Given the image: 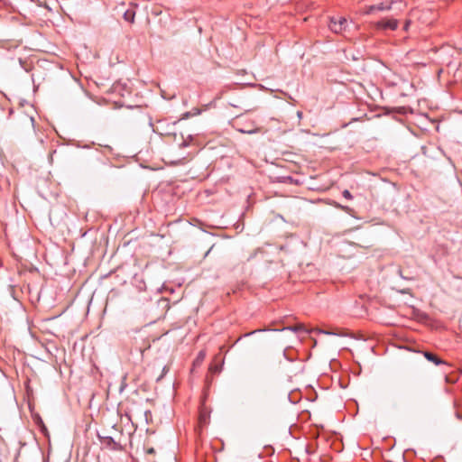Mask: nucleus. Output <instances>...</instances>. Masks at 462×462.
I'll list each match as a JSON object with an SVG mask.
<instances>
[{"instance_id":"obj_15","label":"nucleus","mask_w":462,"mask_h":462,"mask_svg":"<svg viewBox=\"0 0 462 462\" xmlns=\"http://www.w3.org/2000/svg\"><path fill=\"white\" fill-rule=\"evenodd\" d=\"M210 369H211L213 372H215V373H216V372H219V371H220V368H219V367H217V366H211V368H210Z\"/></svg>"},{"instance_id":"obj_12","label":"nucleus","mask_w":462,"mask_h":462,"mask_svg":"<svg viewBox=\"0 0 462 462\" xmlns=\"http://www.w3.org/2000/svg\"><path fill=\"white\" fill-rule=\"evenodd\" d=\"M337 208H341L345 212L349 213L352 209L347 206L337 205Z\"/></svg>"},{"instance_id":"obj_17","label":"nucleus","mask_w":462,"mask_h":462,"mask_svg":"<svg viewBox=\"0 0 462 462\" xmlns=\"http://www.w3.org/2000/svg\"><path fill=\"white\" fill-rule=\"evenodd\" d=\"M188 155H189V153H187L186 155H183V156L181 157V160H185V159H186V157H187Z\"/></svg>"},{"instance_id":"obj_10","label":"nucleus","mask_w":462,"mask_h":462,"mask_svg":"<svg viewBox=\"0 0 462 462\" xmlns=\"http://www.w3.org/2000/svg\"><path fill=\"white\" fill-rule=\"evenodd\" d=\"M375 10H376V5H369V6L365 8L364 14H372Z\"/></svg>"},{"instance_id":"obj_13","label":"nucleus","mask_w":462,"mask_h":462,"mask_svg":"<svg viewBox=\"0 0 462 462\" xmlns=\"http://www.w3.org/2000/svg\"><path fill=\"white\" fill-rule=\"evenodd\" d=\"M410 24H411V22H410V21H406V22H405V24H404V26H403V29H404L405 31H407V30L409 29V27H410Z\"/></svg>"},{"instance_id":"obj_16","label":"nucleus","mask_w":462,"mask_h":462,"mask_svg":"<svg viewBox=\"0 0 462 462\" xmlns=\"http://www.w3.org/2000/svg\"><path fill=\"white\" fill-rule=\"evenodd\" d=\"M205 356V354L203 352H200L199 355V358H204Z\"/></svg>"},{"instance_id":"obj_1","label":"nucleus","mask_w":462,"mask_h":462,"mask_svg":"<svg viewBox=\"0 0 462 462\" xmlns=\"http://www.w3.org/2000/svg\"><path fill=\"white\" fill-rule=\"evenodd\" d=\"M399 26V21L393 18L382 19L374 23V28L381 31H395Z\"/></svg>"},{"instance_id":"obj_19","label":"nucleus","mask_w":462,"mask_h":462,"mask_svg":"<svg viewBox=\"0 0 462 462\" xmlns=\"http://www.w3.org/2000/svg\"><path fill=\"white\" fill-rule=\"evenodd\" d=\"M298 116L300 117L301 116V112H298Z\"/></svg>"},{"instance_id":"obj_8","label":"nucleus","mask_w":462,"mask_h":462,"mask_svg":"<svg viewBox=\"0 0 462 462\" xmlns=\"http://www.w3.org/2000/svg\"><path fill=\"white\" fill-rule=\"evenodd\" d=\"M393 1L390 4L381 3L376 5L377 11H388L392 9Z\"/></svg>"},{"instance_id":"obj_2","label":"nucleus","mask_w":462,"mask_h":462,"mask_svg":"<svg viewBox=\"0 0 462 462\" xmlns=\"http://www.w3.org/2000/svg\"><path fill=\"white\" fill-rule=\"evenodd\" d=\"M346 26H347V21L344 17H339V18L333 17L330 19L329 28L332 32H334L336 33H340V32H344L346 30Z\"/></svg>"},{"instance_id":"obj_5","label":"nucleus","mask_w":462,"mask_h":462,"mask_svg":"<svg viewBox=\"0 0 462 462\" xmlns=\"http://www.w3.org/2000/svg\"><path fill=\"white\" fill-rule=\"evenodd\" d=\"M424 356L427 360L434 363L435 365H440L443 363L441 359H439L436 355L430 352H424Z\"/></svg>"},{"instance_id":"obj_3","label":"nucleus","mask_w":462,"mask_h":462,"mask_svg":"<svg viewBox=\"0 0 462 462\" xmlns=\"http://www.w3.org/2000/svg\"><path fill=\"white\" fill-rule=\"evenodd\" d=\"M101 444L106 447V448L112 449V450H121L122 446L121 444L116 441L113 437L110 436H105L100 437Z\"/></svg>"},{"instance_id":"obj_18","label":"nucleus","mask_w":462,"mask_h":462,"mask_svg":"<svg viewBox=\"0 0 462 462\" xmlns=\"http://www.w3.org/2000/svg\"><path fill=\"white\" fill-rule=\"evenodd\" d=\"M167 370H168V369H167V367H166V366H164V367H163V374H165V373L167 372Z\"/></svg>"},{"instance_id":"obj_4","label":"nucleus","mask_w":462,"mask_h":462,"mask_svg":"<svg viewBox=\"0 0 462 462\" xmlns=\"http://www.w3.org/2000/svg\"><path fill=\"white\" fill-rule=\"evenodd\" d=\"M319 333L325 334V335H334L338 337H347L348 333L345 330L336 329V330H324L319 329Z\"/></svg>"},{"instance_id":"obj_7","label":"nucleus","mask_w":462,"mask_h":462,"mask_svg":"<svg viewBox=\"0 0 462 462\" xmlns=\"http://www.w3.org/2000/svg\"><path fill=\"white\" fill-rule=\"evenodd\" d=\"M237 131H239L240 133H243V134H256L259 132V128L258 127H248V126H245V128H237Z\"/></svg>"},{"instance_id":"obj_11","label":"nucleus","mask_w":462,"mask_h":462,"mask_svg":"<svg viewBox=\"0 0 462 462\" xmlns=\"http://www.w3.org/2000/svg\"><path fill=\"white\" fill-rule=\"evenodd\" d=\"M342 195H343V197H344L345 199H349V200H350V199H353L352 194H351V193L349 192V190H347V189H345V190L342 192Z\"/></svg>"},{"instance_id":"obj_14","label":"nucleus","mask_w":462,"mask_h":462,"mask_svg":"<svg viewBox=\"0 0 462 462\" xmlns=\"http://www.w3.org/2000/svg\"><path fill=\"white\" fill-rule=\"evenodd\" d=\"M288 329H291V330H293V331H298L301 328V326H296L294 328H287Z\"/></svg>"},{"instance_id":"obj_9","label":"nucleus","mask_w":462,"mask_h":462,"mask_svg":"<svg viewBox=\"0 0 462 462\" xmlns=\"http://www.w3.org/2000/svg\"><path fill=\"white\" fill-rule=\"evenodd\" d=\"M193 141V137L191 135H189L188 139L183 140V142L180 144V148L188 147L191 144V142Z\"/></svg>"},{"instance_id":"obj_6","label":"nucleus","mask_w":462,"mask_h":462,"mask_svg":"<svg viewBox=\"0 0 462 462\" xmlns=\"http://www.w3.org/2000/svg\"><path fill=\"white\" fill-rule=\"evenodd\" d=\"M123 17L126 22L133 23L134 22L135 11L128 9L124 13Z\"/></svg>"}]
</instances>
